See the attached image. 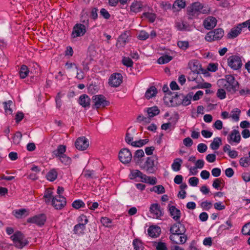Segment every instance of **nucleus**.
I'll return each mask as SVG.
<instances>
[{
    "label": "nucleus",
    "mask_w": 250,
    "mask_h": 250,
    "mask_svg": "<svg viewBox=\"0 0 250 250\" xmlns=\"http://www.w3.org/2000/svg\"><path fill=\"white\" fill-rule=\"evenodd\" d=\"M187 11L189 16H195L201 13H208L209 12V9L208 7H204L201 3L195 2L187 7Z\"/></svg>",
    "instance_id": "obj_2"
},
{
    "label": "nucleus",
    "mask_w": 250,
    "mask_h": 250,
    "mask_svg": "<svg viewBox=\"0 0 250 250\" xmlns=\"http://www.w3.org/2000/svg\"><path fill=\"white\" fill-rule=\"evenodd\" d=\"M123 82V76L119 73L112 74L109 78L108 83L114 87H118Z\"/></svg>",
    "instance_id": "obj_11"
},
{
    "label": "nucleus",
    "mask_w": 250,
    "mask_h": 250,
    "mask_svg": "<svg viewBox=\"0 0 250 250\" xmlns=\"http://www.w3.org/2000/svg\"><path fill=\"white\" fill-rule=\"evenodd\" d=\"M147 112L149 117H153L159 114L160 110L157 106H153L148 108Z\"/></svg>",
    "instance_id": "obj_38"
},
{
    "label": "nucleus",
    "mask_w": 250,
    "mask_h": 250,
    "mask_svg": "<svg viewBox=\"0 0 250 250\" xmlns=\"http://www.w3.org/2000/svg\"><path fill=\"white\" fill-rule=\"evenodd\" d=\"M85 229V225L83 223L78 224L74 226L73 231L75 234L82 233Z\"/></svg>",
    "instance_id": "obj_40"
},
{
    "label": "nucleus",
    "mask_w": 250,
    "mask_h": 250,
    "mask_svg": "<svg viewBox=\"0 0 250 250\" xmlns=\"http://www.w3.org/2000/svg\"><path fill=\"white\" fill-rule=\"evenodd\" d=\"M151 191H153L158 194H163L165 192V189L164 187L161 185H157L153 187L151 189Z\"/></svg>",
    "instance_id": "obj_50"
},
{
    "label": "nucleus",
    "mask_w": 250,
    "mask_h": 250,
    "mask_svg": "<svg viewBox=\"0 0 250 250\" xmlns=\"http://www.w3.org/2000/svg\"><path fill=\"white\" fill-rule=\"evenodd\" d=\"M150 213L153 214V217L160 219L164 215V210L161 208L159 204L154 203L151 205L149 208Z\"/></svg>",
    "instance_id": "obj_13"
},
{
    "label": "nucleus",
    "mask_w": 250,
    "mask_h": 250,
    "mask_svg": "<svg viewBox=\"0 0 250 250\" xmlns=\"http://www.w3.org/2000/svg\"><path fill=\"white\" fill-rule=\"evenodd\" d=\"M217 20L213 17H208L204 21V26L208 30H211L216 25Z\"/></svg>",
    "instance_id": "obj_20"
},
{
    "label": "nucleus",
    "mask_w": 250,
    "mask_h": 250,
    "mask_svg": "<svg viewBox=\"0 0 250 250\" xmlns=\"http://www.w3.org/2000/svg\"><path fill=\"white\" fill-rule=\"evenodd\" d=\"M66 204V200L62 195H56L52 199L51 205L56 209H62Z\"/></svg>",
    "instance_id": "obj_9"
},
{
    "label": "nucleus",
    "mask_w": 250,
    "mask_h": 250,
    "mask_svg": "<svg viewBox=\"0 0 250 250\" xmlns=\"http://www.w3.org/2000/svg\"><path fill=\"white\" fill-rule=\"evenodd\" d=\"M122 63L127 67H132L133 62L132 60L129 57H124L122 59Z\"/></svg>",
    "instance_id": "obj_49"
},
{
    "label": "nucleus",
    "mask_w": 250,
    "mask_h": 250,
    "mask_svg": "<svg viewBox=\"0 0 250 250\" xmlns=\"http://www.w3.org/2000/svg\"><path fill=\"white\" fill-rule=\"evenodd\" d=\"M143 15L145 17L148 19L151 22H153L156 19V15L154 14L149 12H145Z\"/></svg>",
    "instance_id": "obj_56"
},
{
    "label": "nucleus",
    "mask_w": 250,
    "mask_h": 250,
    "mask_svg": "<svg viewBox=\"0 0 250 250\" xmlns=\"http://www.w3.org/2000/svg\"><path fill=\"white\" fill-rule=\"evenodd\" d=\"M170 232L171 235L174 234H184L186 232V229L184 225L181 223L180 220L176 221L170 229Z\"/></svg>",
    "instance_id": "obj_14"
},
{
    "label": "nucleus",
    "mask_w": 250,
    "mask_h": 250,
    "mask_svg": "<svg viewBox=\"0 0 250 250\" xmlns=\"http://www.w3.org/2000/svg\"><path fill=\"white\" fill-rule=\"evenodd\" d=\"M221 139L219 137H216L214 138L213 141L210 145V148L213 150H217L219 147L220 144H221Z\"/></svg>",
    "instance_id": "obj_35"
},
{
    "label": "nucleus",
    "mask_w": 250,
    "mask_h": 250,
    "mask_svg": "<svg viewBox=\"0 0 250 250\" xmlns=\"http://www.w3.org/2000/svg\"><path fill=\"white\" fill-rule=\"evenodd\" d=\"M168 211L170 216L175 221H179L181 216V211L177 208L174 206L168 205Z\"/></svg>",
    "instance_id": "obj_18"
},
{
    "label": "nucleus",
    "mask_w": 250,
    "mask_h": 250,
    "mask_svg": "<svg viewBox=\"0 0 250 250\" xmlns=\"http://www.w3.org/2000/svg\"><path fill=\"white\" fill-rule=\"evenodd\" d=\"M250 222L245 224L242 229V233L243 234L247 235H250Z\"/></svg>",
    "instance_id": "obj_57"
},
{
    "label": "nucleus",
    "mask_w": 250,
    "mask_h": 250,
    "mask_svg": "<svg viewBox=\"0 0 250 250\" xmlns=\"http://www.w3.org/2000/svg\"><path fill=\"white\" fill-rule=\"evenodd\" d=\"M58 172L56 169L53 168L50 170L46 175V179L51 181L53 182L55 181L57 178Z\"/></svg>",
    "instance_id": "obj_33"
},
{
    "label": "nucleus",
    "mask_w": 250,
    "mask_h": 250,
    "mask_svg": "<svg viewBox=\"0 0 250 250\" xmlns=\"http://www.w3.org/2000/svg\"><path fill=\"white\" fill-rule=\"evenodd\" d=\"M144 156L145 153L143 149H138L135 151L133 156H132L133 161L136 164L140 166V164L142 163L141 160Z\"/></svg>",
    "instance_id": "obj_23"
},
{
    "label": "nucleus",
    "mask_w": 250,
    "mask_h": 250,
    "mask_svg": "<svg viewBox=\"0 0 250 250\" xmlns=\"http://www.w3.org/2000/svg\"><path fill=\"white\" fill-rule=\"evenodd\" d=\"M156 249V250H168L166 244L162 242L157 243Z\"/></svg>",
    "instance_id": "obj_61"
},
{
    "label": "nucleus",
    "mask_w": 250,
    "mask_h": 250,
    "mask_svg": "<svg viewBox=\"0 0 250 250\" xmlns=\"http://www.w3.org/2000/svg\"><path fill=\"white\" fill-rule=\"evenodd\" d=\"M92 101L94 103L93 108L98 109L104 107L109 105V102L106 100L105 97L103 95H96L93 96Z\"/></svg>",
    "instance_id": "obj_6"
},
{
    "label": "nucleus",
    "mask_w": 250,
    "mask_h": 250,
    "mask_svg": "<svg viewBox=\"0 0 250 250\" xmlns=\"http://www.w3.org/2000/svg\"><path fill=\"white\" fill-rule=\"evenodd\" d=\"M143 4L141 1H135L132 2L130 6V11L137 13L142 10Z\"/></svg>",
    "instance_id": "obj_24"
},
{
    "label": "nucleus",
    "mask_w": 250,
    "mask_h": 250,
    "mask_svg": "<svg viewBox=\"0 0 250 250\" xmlns=\"http://www.w3.org/2000/svg\"><path fill=\"white\" fill-rule=\"evenodd\" d=\"M101 222L104 227L109 228L110 227V224L112 223V220L106 217H102Z\"/></svg>",
    "instance_id": "obj_54"
},
{
    "label": "nucleus",
    "mask_w": 250,
    "mask_h": 250,
    "mask_svg": "<svg viewBox=\"0 0 250 250\" xmlns=\"http://www.w3.org/2000/svg\"><path fill=\"white\" fill-rule=\"evenodd\" d=\"M172 59L170 56L165 55L160 57L158 60V62L159 64H165L169 62Z\"/></svg>",
    "instance_id": "obj_41"
},
{
    "label": "nucleus",
    "mask_w": 250,
    "mask_h": 250,
    "mask_svg": "<svg viewBox=\"0 0 250 250\" xmlns=\"http://www.w3.org/2000/svg\"><path fill=\"white\" fill-rule=\"evenodd\" d=\"M188 65L191 72L194 75H196L200 73H204V69L202 68L201 64L198 61L193 60L190 61Z\"/></svg>",
    "instance_id": "obj_15"
},
{
    "label": "nucleus",
    "mask_w": 250,
    "mask_h": 250,
    "mask_svg": "<svg viewBox=\"0 0 250 250\" xmlns=\"http://www.w3.org/2000/svg\"><path fill=\"white\" fill-rule=\"evenodd\" d=\"M142 175V172L141 171L137 169H134L131 170L129 177L130 179L133 180L137 177L140 178Z\"/></svg>",
    "instance_id": "obj_47"
},
{
    "label": "nucleus",
    "mask_w": 250,
    "mask_h": 250,
    "mask_svg": "<svg viewBox=\"0 0 250 250\" xmlns=\"http://www.w3.org/2000/svg\"><path fill=\"white\" fill-rule=\"evenodd\" d=\"M161 232V229L159 227L150 226L147 229L148 235L151 237L156 238L158 237Z\"/></svg>",
    "instance_id": "obj_25"
},
{
    "label": "nucleus",
    "mask_w": 250,
    "mask_h": 250,
    "mask_svg": "<svg viewBox=\"0 0 250 250\" xmlns=\"http://www.w3.org/2000/svg\"><path fill=\"white\" fill-rule=\"evenodd\" d=\"M186 5L185 0H176L172 5L174 11H178L185 7Z\"/></svg>",
    "instance_id": "obj_27"
},
{
    "label": "nucleus",
    "mask_w": 250,
    "mask_h": 250,
    "mask_svg": "<svg viewBox=\"0 0 250 250\" xmlns=\"http://www.w3.org/2000/svg\"><path fill=\"white\" fill-rule=\"evenodd\" d=\"M189 184L192 187L197 186L199 183V179L198 178L195 177H192L189 179Z\"/></svg>",
    "instance_id": "obj_64"
},
{
    "label": "nucleus",
    "mask_w": 250,
    "mask_h": 250,
    "mask_svg": "<svg viewBox=\"0 0 250 250\" xmlns=\"http://www.w3.org/2000/svg\"><path fill=\"white\" fill-rule=\"evenodd\" d=\"M228 64L233 70H237L242 66L241 58L237 55L229 56L228 59Z\"/></svg>",
    "instance_id": "obj_7"
},
{
    "label": "nucleus",
    "mask_w": 250,
    "mask_h": 250,
    "mask_svg": "<svg viewBox=\"0 0 250 250\" xmlns=\"http://www.w3.org/2000/svg\"><path fill=\"white\" fill-rule=\"evenodd\" d=\"M119 158L122 163L128 164L132 160V156L128 148H123L119 152Z\"/></svg>",
    "instance_id": "obj_10"
},
{
    "label": "nucleus",
    "mask_w": 250,
    "mask_h": 250,
    "mask_svg": "<svg viewBox=\"0 0 250 250\" xmlns=\"http://www.w3.org/2000/svg\"><path fill=\"white\" fill-rule=\"evenodd\" d=\"M200 206L203 210H208L212 208V204L210 202L206 201L202 202Z\"/></svg>",
    "instance_id": "obj_55"
},
{
    "label": "nucleus",
    "mask_w": 250,
    "mask_h": 250,
    "mask_svg": "<svg viewBox=\"0 0 250 250\" xmlns=\"http://www.w3.org/2000/svg\"><path fill=\"white\" fill-rule=\"evenodd\" d=\"M157 163L156 156H150L147 157L144 164H140V167L142 169L145 170L148 173H154L156 171Z\"/></svg>",
    "instance_id": "obj_4"
},
{
    "label": "nucleus",
    "mask_w": 250,
    "mask_h": 250,
    "mask_svg": "<svg viewBox=\"0 0 250 250\" xmlns=\"http://www.w3.org/2000/svg\"><path fill=\"white\" fill-rule=\"evenodd\" d=\"M66 150V147L64 145H59L56 150L53 151V155L56 157H60L64 154Z\"/></svg>",
    "instance_id": "obj_28"
},
{
    "label": "nucleus",
    "mask_w": 250,
    "mask_h": 250,
    "mask_svg": "<svg viewBox=\"0 0 250 250\" xmlns=\"http://www.w3.org/2000/svg\"><path fill=\"white\" fill-rule=\"evenodd\" d=\"M72 206L76 209H79L84 207L85 204L81 200H77L72 203Z\"/></svg>",
    "instance_id": "obj_51"
},
{
    "label": "nucleus",
    "mask_w": 250,
    "mask_h": 250,
    "mask_svg": "<svg viewBox=\"0 0 250 250\" xmlns=\"http://www.w3.org/2000/svg\"><path fill=\"white\" fill-rule=\"evenodd\" d=\"M178 46L182 50H185L189 47L188 41H180L177 42Z\"/></svg>",
    "instance_id": "obj_53"
},
{
    "label": "nucleus",
    "mask_w": 250,
    "mask_h": 250,
    "mask_svg": "<svg viewBox=\"0 0 250 250\" xmlns=\"http://www.w3.org/2000/svg\"><path fill=\"white\" fill-rule=\"evenodd\" d=\"M20 77L21 79L25 78L29 73V70L28 67L24 64L21 66L19 72Z\"/></svg>",
    "instance_id": "obj_32"
},
{
    "label": "nucleus",
    "mask_w": 250,
    "mask_h": 250,
    "mask_svg": "<svg viewBox=\"0 0 250 250\" xmlns=\"http://www.w3.org/2000/svg\"><path fill=\"white\" fill-rule=\"evenodd\" d=\"M100 15L102 16L104 19L108 20L110 18V14L104 8H102L100 11Z\"/></svg>",
    "instance_id": "obj_59"
},
{
    "label": "nucleus",
    "mask_w": 250,
    "mask_h": 250,
    "mask_svg": "<svg viewBox=\"0 0 250 250\" xmlns=\"http://www.w3.org/2000/svg\"><path fill=\"white\" fill-rule=\"evenodd\" d=\"M224 35V31L222 28H217L207 33L205 36V40L209 42L219 40Z\"/></svg>",
    "instance_id": "obj_5"
},
{
    "label": "nucleus",
    "mask_w": 250,
    "mask_h": 250,
    "mask_svg": "<svg viewBox=\"0 0 250 250\" xmlns=\"http://www.w3.org/2000/svg\"><path fill=\"white\" fill-rule=\"evenodd\" d=\"M53 191L51 188H47L44 191L43 198H44V201L46 203L49 204L51 202L53 196Z\"/></svg>",
    "instance_id": "obj_30"
},
{
    "label": "nucleus",
    "mask_w": 250,
    "mask_h": 250,
    "mask_svg": "<svg viewBox=\"0 0 250 250\" xmlns=\"http://www.w3.org/2000/svg\"><path fill=\"white\" fill-rule=\"evenodd\" d=\"M207 146L204 143L199 144L197 146V150L201 153L205 152L207 151Z\"/></svg>",
    "instance_id": "obj_60"
},
{
    "label": "nucleus",
    "mask_w": 250,
    "mask_h": 250,
    "mask_svg": "<svg viewBox=\"0 0 250 250\" xmlns=\"http://www.w3.org/2000/svg\"><path fill=\"white\" fill-rule=\"evenodd\" d=\"M241 166L248 167L250 165V158L249 157H242L239 160Z\"/></svg>",
    "instance_id": "obj_44"
},
{
    "label": "nucleus",
    "mask_w": 250,
    "mask_h": 250,
    "mask_svg": "<svg viewBox=\"0 0 250 250\" xmlns=\"http://www.w3.org/2000/svg\"><path fill=\"white\" fill-rule=\"evenodd\" d=\"M227 139L231 145H233V143L239 144L241 139L239 131L236 129L233 130L228 136Z\"/></svg>",
    "instance_id": "obj_17"
},
{
    "label": "nucleus",
    "mask_w": 250,
    "mask_h": 250,
    "mask_svg": "<svg viewBox=\"0 0 250 250\" xmlns=\"http://www.w3.org/2000/svg\"><path fill=\"white\" fill-rule=\"evenodd\" d=\"M148 142V139L140 140L139 141H134L131 143V146L134 147H140L146 144Z\"/></svg>",
    "instance_id": "obj_42"
},
{
    "label": "nucleus",
    "mask_w": 250,
    "mask_h": 250,
    "mask_svg": "<svg viewBox=\"0 0 250 250\" xmlns=\"http://www.w3.org/2000/svg\"><path fill=\"white\" fill-rule=\"evenodd\" d=\"M232 223L230 219H228L226 222L219 226V229L221 230H229L232 227Z\"/></svg>",
    "instance_id": "obj_39"
},
{
    "label": "nucleus",
    "mask_w": 250,
    "mask_h": 250,
    "mask_svg": "<svg viewBox=\"0 0 250 250\" xmlns=\"http://www.w3.org/2000/svg\"><path fill=\"white\" fill-rule=\"evenodd\" d=\"M125 141L126 143L131 145V143L133 142V134L129 133L128 131L126 133Z\"/></svg>",
    "instance_id": "obj_62"
},
{
    "label": "nucleus",
    "mask_w": 250,
    "mask_h": 250,
    "mask_svg": "<svg viewBox=\"0 0 250 250\" xmlns=\"http://www.w3.org/2000/svg\"><path fill=\"white\" fill-rule=\"evenodd\" d=\"M133 246L135 250H143L144 246L142 242L139 239L136 238L133 241Z\"/></svg>",
    "instance_id": "obj_36"
},
{
    "label": "nucleus",
    "mask_w": 250,
    "mask_h": 250,
    "mask_svg": "<svg viewBox=\"0 0 250 250\" xmlns=\"http://www.w3.org/2000/svg\"><path fill=\"white\" fill-rule=\"evenodd\" d=\"M128 36L126 33L122 34L118 39L117 45L119 47L124 46L128 40Z\"/></svg>",
    "instance_id": "obj_29"
},
{
    "label": "nucleus",
    "mask_w": 250,
    "mask_h": 250,
    "mask_svg": "<svg viewBox=\"0 0 250 250\" xmlns=\"http://www.w3.org/2000/svg\"><path fill=\"white\" fill-rule=\"evenodd\" d=\"M22 134L21 132H16L14 136L13 137V142L14 144H19L21 139Z\"/></svg>",
    "instance_id": "obj_52"
},
{
    "label": "nucleus",
    "mask_w": 250,
    "mask_h": 250,
    "mask_svg": "<svg viewBox=\"0 0 250 250\" xmlns=\"http://www.w3.org/2000/svg\"><path fill=\"white\" fill-rule=\"evenodd\" d=\"M88 27L84 24L80 23H76L73 27L71 33V37L73 38L83 36L86 32Z\"/></svg>",
    "instance_id": "obj_8"
},
{
    "label": "nucleus",
    "mask_w": 250,
    "mask_h": 250,
    "mask_svg": "<svg viewBox=\"0 0 250 250\" xmlns=\"http://www.w3.org/2000/svg\"><path fill=\"white\" fill-rule=\"evenodd\" d=\"M90 99L88 95L83 94L79 98V103L83 107L88 108L90 105Z\"/></svg>",
    "instance_id": "obj_22"
},
{
    "label": "nucleus",
    "mask_w": 250,
    "mask_h": 250,
    "mask_svg": "<svg viewBox=\"0 0 250 250\" xmlns=\"http://www.w3.org/2000/svg\"><path fill=\"white\" fill-rule=\"evenodd\" d=\"M219 86L225 88L228 92L234 93L239 88V83L234 77L231 75H227L225 79H220L217 81Z\"/></svg>",
    "instance_id": "obj_1"
},
{
    "label": "nucleus",
    "mask_w": 250,
    "mask_h": 250,
    "mask_svg": "<svg viewBox=\"0 0 250 250\" xmlns=\"http://www.w3.org/2000/svg\"><path fill=\"white\" fill-rule=\"evenodd\" d=\"M149 37V34L145 31H141L138 36V38L141 40H146Z\"/></svg>",
    "instance_id": "obj_58"
},
{
    "label": "nucleus",
    "mask_w": 250,
    "mask_h": 250,
    "mask_svg": "<svg viewBox=\"0 0 250 250\" xmlns=\"http://www.w3.org/2000/svg\"><path fill=\"white\" fill-rule=\"evenodd\" d=\"M242 23L239 24L237 26L232 28L228 34L229 39H234L237 37L241 32L243 28Z\"/></svg>",
    "instance_id": "obj_21"
},
{
    "label": "nucleus",
    "mask_w": 250,
    "mask_h": 250,
    "mask_svg": "<svg viewBox=\"0 0 250 250\" xmlns=\"http://www.w3.org/2000/svg\"><path fill=\"white\" fill-rule=\"evenodd\" d=\"M98 9L96 7H92L90 12L89 17L93 21H96L98 17Z\"/></svg>",
    "instance_id": "obj_48"
},
{
    "label": "nucleus",
    "mask_w": 250,
    "mask_h": 250,
    "mask_svg": "<svg viewBox=\"0 0 250 250\" xmlns=\"http://www.w3.org/2000/svg\"><path fill=\"white\" fill-rule=\"evenodd\" d=\"M170 240L174 244H184L187 240V237L184 234H174L169 236Z\"/></svg>",
    "instance_id": "obj_19"
},
{
    "label": "nucleus",
    "mask_w": 250,
    "mask_h": 250,
    "mask_svg": "<svg viewBox=\"0 0 250 250\" xmlns=\"http://www.w3.org/2000/svg\"><path fill=\"white\" fill-rule=\"evenodd\" d=\"M89 145L88 140L85 137H79L75 142V146L77 149L80 150L86 149Z\"/></svg>",
    "instance_id": "obj_16"
},
{
    "label": "nucleus",
    "mask_w": 250,
    "mask_h": 250,
    "mask_svg": "<svg viewBox=\"0 0 250 250\" xmlns=\"http://www.w3.org/2000/svg\"><path fill=\"white\" fill-rule=\"evenodd\" d=\"M193 93H189L186 96L183 97L182 104L183 105L187 106L190 104L191 100L192 98Z\"/></svg>",
    "instance_id": "obj_43"
},
{
    "label": "nucleus",
    "mask_w": 250,
    "mask_h": 250,
    "mask_svg": "<svg viewBox=\"0 0 250 250\" xmlns=\"http://www.w3.org/2000/svg\"><path fill=\"white\" fill-rule=\"evenodd\" d=\"M12 214L17 218H22L28 215V210L25 208L15 209L12 211Z\"/></svg>",
    "instance_id": "obj_26"
},
{
    "label": "nucleus",
    "mask_w": 250,
    "mask_h": 250,
    "mask_svg": "<svg viewBox=\"0 0 250 250\" xmlns=\"http://www.w3.org/2000/svg\"><path fill=\"white\" fill-rule=\"evenodd\" d=\"M46 220L44 214H40L28 218L27 222L29 223L35 224L39 226H43Z\"/></svg>",
    "instance_id": "obj_12"
},
{
    "label": "nucleus",
    "mask_w": 250,
    "mask_h": 250,
    "mask_svg": "<svg viewBox=\"0 0 250 250\" xmlns=\"http://www.w3.org/2000/svg\"><path fill=\"white\" fill-rule=\"evenodd\" d=\"M59 158L61 162L66 166H68L71 163V158L67 156L66 154H64Z\"/></svg>",
    "instance_id": "obj_46"
},
{
    "label": "nucleus",
    "mask_w": 250,
    "mask_h": 250,
    "mask_svg": "<svg viewBox=\"0 0 250 250\" xmlns=\"http://www.w3.org/2000/svg\"><path fill=\"white\" fill-rule=\"evenodd\" d=\"M224 184V181L221 178L215 179L212 183V187L216 189H221V185Z\"/></svg>",
    "instance_id": "obj_45"
},
{
    "label": "nucleus",
    "mask_w": 250,
    "mask_h": 250,
    "mask_svg": "<svg viewBox=\"0 0 250 250\" xmlns=\"http://www.w3.org/2000/svg\"><path fill=\"white\" fill-rule=\"evenodd\" d=\"M10 239L13 241L14 246L19 249H22L29 244V241L24 235L20 231H16L11 236Z\"/></svg>",
    "instance_id": "obj_3"
},
{
    "label": "nucleus",
    "mask_w": 250,
    "mask_h": 250,
    "mask_svg": "<svg viewBox=\"0 0 250 250\" xmlns=\"http://www.w3.org/2000/svg\"><path fill=\"white\" fill-rule=\"evenodd\" d=\"M157 93V88L154 86L150 87L146 91L145 93V97L147 99L155 97Z\"/></svg>",
    "instance_id": "obj_31"
},
{
    "label": "nucleus",
    "mask_w": 250,
    "mask_h": 250,
    "mask_svg": "<svg viewBox=\"0 0 250 250\" xmlns=\"http://www.w3.org/2000/svg\"><path fill=\"white\" fill-rule=\"evenodd\" d=\"M183 161L181 158H177L174 160L171 165V168L174 171H179L181 169V165Z\"/></svg>",
    "instance_id": "obj_34"
},
{
    "label": "nucleus",
    "mask_w": 250,
    "mask_h": 250,
    "mask_svg": "<svg viewBox=\"0 0 250 250\" xmlns=\"http://www.w3.org/2000/svg\"><path fill=\"white\" fill-rule=\"evenodd\" d=\"M217 96L221 100L225 99L226 97V93L224 89H219L217 92Z\"/></svg>",
    "instance_id": "obj_63"
},
{
    "label": "nucleus",
    "mask_w": 250,
    "mask_h": 250,
    "mask_svg": "<svg viewBox=\"0 0 250 250\" xmlns=\"http://www.w3.org/2000/svg\"><path fill=\"white\" fill-rule=\"evenodd\" d=\"M241 113V110L237 108L233 109L230 114V117L235 121H238L239 120V117Z\"/></svg>",
    "instance_id": "obj_37"
}]
</instances>
